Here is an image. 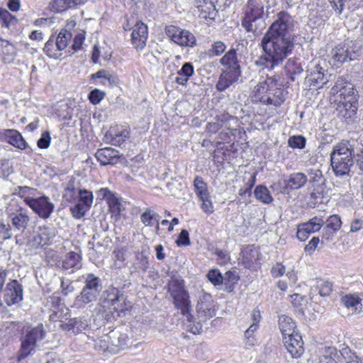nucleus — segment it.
I'll list each match as a JSON object with an SVG mask.
<instances>
[{
	"label": "nucleus",
	"mask_w": 363,
	"mask_h": 363,
	"mask_svg": "<svg viewBox=\"0 0 363 363\" xmlns=\"http://www.w3.org/2000/svg\"><path fill=\"white\" fill-rule=\"evenodd\" d=\"M294 26V21L291 15L286 12L278 14L277 19L262 40L266 56L260 60V63L265 67L273 69L291 52L294 47V39L291 34Z\"/></svg>",
	"instance_id": "nucleus-1"
},
{
	"label": "nucleus",
	"mask_w": 363,
	"mask_h": 363,
	"mask_svg": "<svg viewBox=\"0 0 363 363\" xmlns=\"http://www.w3.org/2000/svg\"><path fill=\"white\" fill-rule=\"evenodd\" d=\"M169 292L175 308L181 311L187 320L192 321L193 316L190 313L191 305L189 292L185 289L184 281L180 278H172L169 283Z\"/></svg>",
	"instance_id": "nucleus-2"
},
{
	"label": "nucleus",
	"mask_w": 363,
	"mask_h": 363,
	"mask_svg": "<svg viewBox=\"0 0 363 363\" xmlns=\"http://www.w3.org/2000/svg\"><path fill=\"white\" fill-rule=\"evenodd\" d=\"M266 0H249L245 8L242 26L247 32L255 33L264 25L263 16Z\"/></svg>",
	"instance_id": "nucleus-3"
},
{
	"label": "nucleus",
	"mask_w": 363,
	"mask_h": 363,
	"mask_svg": "<svg viewBox=\"0 0 363 363\" xmlns=\"http://www.w3.org/2000/svg\"><path fill=\"white\" fill-rule=\"evenodd\" d=\"M44 337L45 332L42 324L26 329L21 339V348L16 357L17 362H20L35 350L37 343Z\"/></svg>",
	"instance_id": "nucleus-4"
},
{
	"label": "nucleus",
	"mask_w": 363,
	"mask_h": 363,
	"mask_svg": "<svg viewBox=\"0 0 363 363\" xmlns=\"http://www.w3.org/2000/svg\"><path fill=\"white\" fill-rule=\"evenodd\" d=\"M333 94L335 96V102H342L357 106V98L355 94L354 86L350 82L345 81L342 78H338L331 89Z\"/></svg>",
	"instance_id": "nucleus-5"
},
{
	"label": "nucleus",
	"mask_w": 363,
	"mask_h": 363,
	"mask_svg": "<svg viewBox=\"0 0 363 363\" xmlns=\"http://www.w3.org/2000/svg\"><path fill=\"white\" fill-rule=\"evenodd\" d=\"M100 290L99 278L92 274H87L85 278V286L80 294L76 297L75 304L78 307H82L95 301Z\"/></svg>",
	"instance_id": "nucleus-6"
},
{
	"label": "nucleus",
	"mask_w": 363,
	"mask_h": 363,
	"mask_svg": "<svg viewBox=\"0 0 363 363\" xmlns=\"http://www.w3.org/2000/svg\"><path fill=\"white\" fill-rule=\"evenodd\" d=\"M275 86L272 79L269 78L263 82L258 83L252 90L251 94L252 100L254 102H262L267 104L277 106L279 102L275 101L272 96V91Z\"/></svg>",
	"instance_id": "nucleus-7"
},
{
	"label": "nucleus",
	"mask_w": 363,
	"mask_h": 363,
	"mask_svg": "<svg viewBox=\"0 0 363 363\" xmlns=\"http://www.w3.org/2000/svg\"><path fill=\"white\" fill-rule=\"evenodd\" d=\"M357 53L353 50V43H344L335 47L330 52V63L340 67L343 63L355 60Z\"/></svg>",
	"instance_id": "nucleus-8"
},
{
	"label": "nucleus",
	"mask_w": 363,
	"mask_h": 363,
	"mask_svg": "<svg viewBox=\"0 0 363 363\" xmlns=\"http://www.w3.org/2000/svg\"><path fill=\"white\" fill-rule=\"evenodd\" d=\"M7 214L12 225L18 230L23 231L30 221L27 209L18 206L16 201L10 203Z\"/></svg>",
	"instance_id": "nucleus-9"
},
{
	"label": "nucleus",
	"mask_w": 363,
	"mask_h": 363,
	"mask_svg": "<svg viewBox=\"0 0 363 363\" xmlns=\"http://www.w3.org/2000/svg\"><path fill=\"white\" fill-rule=\"evenodd\" d=\"M166 34L171 41L181 47H193L196 45V38L189 30L169 26L166 28Z\"/></svg>",
	"instance_id": "nucleus-10"
},
{
	"label": "nucleus",
	"mask_w": 363,
	"mask_h": 363,
	"mask_svg": "<svg viewBox=\"0 0 363 363\" xmlns=\"http://www.w3.org/2000/svg\"><path fill=\"white\" fill-rule=\"evenodd\" d=\"M26 204L43 219L49 218L55 208V205L47 196L34 197L33 199L27 198Z\"/></svg>",
	"instance_id": "nucleus-11"
},
{
	"label": "nucleus",
	"mask_w": 363,
	"mask_h": 363,
	"mask_svg": "<svg viewBox=\"0 0 363 363\" xmlns=\"http://www.w3.org/2000/svg\"><path fill=\"white\" fill-rule=\"evenodd\" d=\"M196 312L202 321L211 318L216 315V308L211 294L203 293L199 298L196 305Z\"/></svg>",
	"instance_id": "nucleus-12"
},
{
	"label": "nucleus",
	"mask_w": 363,
	"mask_h": 363,
	"mask_svg": "<svg viewBox=\"0 0 363 363\" xmlns=\"http://www.w3.org/2000/svg\"><path fill=\"white\" fill-rule=\"evenodd\" d=\"M284 345L292 357H299L303 352V342L301 335L294 333L283 337Z\"/></svg>",
	"instance_id": "nucleus-13"
},
{
	"label": "nucleus",
	"mask_w": 363,
	"mask_h": 363,
	"mask_svg": "<svg viewBox=\"0 0 363 363\" xmlns=\"http://www.w3.org/2000/svg\"><path fill=\"white\" fill-rule=\"evenodd\" d=\"M147 26L143 22H137L133 27L131 40L135 48H144L147 39Z\"/></svg>",
	"instance_id": "nucleus-14"
},
{
	"label": "nucleus",
	"mask_w": 363,
	"mask_h": 363,
	"mask_svg": "<svg viewBox=\"0 0 363 363\" xmlns=\"http://www.w3.org/2000/svg\"><path fill=\"white\" fill-rule=\"evenodd\" d=\"M241 75L240 69H226L219 77L216 84L218 91H223L236 82Z\"/></svg>",
	"instance_id": "nucleus-15"
},
{
	"label": "nucleus",
	"mask_w": 363,
	"mask_h": 363,
	"mask_svg": "<svg viewBox=\"0 0 363 363\" xmlns=\"http://www.w3.org/2000/svg\"><path fill=\"white\" fill-rule=\"evenodd\" d=\"M106 302L109 306L111 310L118 313L124 312L130 307V303L127 302L123 296L119 294L118 291L115 289L108 295Z\"/></svg>",
	"instance_id": "nucleus-16"
},
{
	"label": "nucleus",
	"mask_w": 363,
	"mask_h": 363,
	"mask_svg": "<svg viewBox=\"0 0 363 363\" xmlns=\"http://www.w3.org/2000/svg\"><path fill=\"white\" fill-rule=\"evenodd\" d=\"M54 235L53 230L50 228L40 227L38 232L28 240V245L31 248H38L40 246L48 245Z\"/></svg>",
	"instance_id": "nucleus-17"
},
{
	"label": "nucleus",
	"mask_w": 363,
	"mask_h": 363,
	"mask_svg": "<svg viewBox=\"0 0 363 363\" xmlns=\"http://www.w3.org/2000/svg\"><path fill=\"white\" fill-rule=\"evenodd\" d=\"M22 298L23 290L21 286L16 280L9 282L5 291V302L11 306L21 301Z\"/></svg>",
	"instance_id": "nucleus-18"
},
{
	"label": "nucleus",
	"mask_w": 363,
	"mask_h": 363,
	"mask_svg": "<svg viewBox=\"0 0 363 363\" xmlns=\"http://www.w3.org/2000/svg\"><path fill=\"white\" fill-rule=\"evenodd\" d=\"M76 23L73 20L67 21L66 26L59 33L55 43L59 50H64L67 48L72 38L71 30L74 28Z\"/></svg>",
	"instance_id": "nucleus-19"
},
{
	"label": "nucleus",
	"mask_w": 363,
	"mask_h": 363,
	"mask_svg": "<svg viewBox=\"0 0 363 363\" xmlns=\"http://www.w3.org/2000/svg\"><path fill=\"white\" fill-rule=\"evenodd\" d=\"M90 319L85 317L69 319L67 323H62L60 327L66 331H71L74 333L84 330L89 325Z\"/></svg>",
	"instance_id": "nucleus-20"
},
{
	"label": "nucleus",
	"mask_w": 363,
	"mask_h": 363,
	"mask_svg": "<svg viewBox=\"0 0 363 363\" xmlns=\"http://www.w3.org/2000/svg\"><path fill=\"white\" fill-rule=\"evenodd\" d=\"M331 165L333 169L337 176H342L349 173L351 166L353 164V160L348 161L344 158H340L339 155L332 156Z\"/></svg>",
	"instance_id": "nucleus-21"
},
{
	"label": "nucleus",
	"mask_w": 363,
	"mask_h": 363,
	"mask_svg": "<svg viewBox=\"0 0 363 363\" xmlns=\"http://www.w3.org/2000/svg\"><path fill=\"white\" fill-rule=\"evenodd\" d=\"M96 157L101 165L114 164L118 160V152L111 147H104L96 152Z\"/></svg>",
	"instance_id": "nucleus-22"
},
{
	"label": "nucleus",
	"mask_w": 363,
	"mask_h": 363,
	"mask_svg": "<svg viewBox=\"0 0 363 363\" xmlns=\"http://www.w3.org/2000/svg\"><path fill=\"white\" fill-rule=\"evenodd\" d=\"M306 81L311 89H319L322 87L323 85L325 84L323 69L315 66L313 69L311 70L306 78Z\"/></svg>",
	"instance_id": "nucleus-23"
},
{
	"label": "nucleus",
	"mask_w": 363,
	"mask_h": 363,
	"mask_svg": "<svg viewBox=\"0 0 363 363\" xmlns=\"http://www.w3.org/2000/svg\"><path fill=\"white\" fill-rule=\"evenodd\" d=\"M353 147L349 141H342L333 147V150L330 154V157L335 155H339L340 158H344L348 161L352 159Z\"/></svg>",
	"instance_id": "nucleus-24"
},
{
	"label": "nucleus",
	"mask_w": 363,
	"mask_h": 363,
	"mask_svg": "<svg viewBox=\"0 0 363 363\" xmlns=\"http://www.w3.org/2000/svg\"><path fill=\"white\" fill-rule=\"evenodd\" d=\"M240 259L245 266V267L250 268L252 264L259 259V251L253 245H248L241 251Z\"/></svg>",
	"instance_id": "nucleus-25"
},
{
	"label": "nucleus",
	"mask_w": 363,
	"mask_h": 363,
	"mask_svg": "<svg viewBox=\"0 0 363 363\" xmlns=\"http://www.w3.org/2000/svg\"><path fill=\"white\" fill-rule=\"evenodd\" d=\"M196 7L203 18H213L215 14L214 0H195Z\"/></svg>",
	"instance_id": "nucleus-26"
},
{
	"label": "nucleus",
	"mask_w": 363,
	"mask_h": 363,
	"mask_svg": "<svg viewBox=\"0 0 363 363\" xmlns=\"http://www.w3.org/2000/svg\"><path fill=\"white\" fill-rule=\"evenodd\" d=\"M4 135L7 142L11 145L21 150H25L26 148L27 144L25 140L17 130L13 129L5 130Z\"/></svg>",
	"instance_id": "nucleus-27"
},
{
	"label": "nucleus",
	"mask_w": 363,
	"mask_h": 363,
	"mask_svg": "<svg viewBox=\"0 0 363 363\" xmlns=\"http://www.w3.org/2000/svg\"><path fill=\"white\" fill-rule=\"evenodd\" d=\"M112 56V52L111 49L107 46H100L95 45L92 52V61L94 63H101V58L104 61H108Z\"/></svg>",
	"instance_id": "nucleus-28"
},
{
	"label": "nucleus",
	"mask_w": 363,
	"mask_h": 363,
	"mask_svg": "<svg viewBox=\"0 0 363 363\" xmlns=\"http://www.w3.org/2000/svg\"><path fill=\"white\" fill-rule=\"evenodd\" d=\"M306 182L307 177L303 173L297 172L291 174L285 182V184L287 189H298L303 187Z\"/></svg>",
	"instance_id": "nucleus-29"
},
{
	"label": "nucleus",
	"mask_w": 363,
	"mask_h": 363,
	"mask_svg": "<svg viewBox=\"0 0 363 363\" xmlns=\"http://www.w3.org/2000/svg\"><path fill=\"white\" fill-rule=\"evenodd\" d=\"M81 257L78 253L70 252L62 260V268L65 270L74 271L80 267Z\"/></svg>",
	"instance_id": "nucleus-30"
},
{
	"label": "nucleus",
	"mask_w": 363,
	"mask_h": 363,
	"mask_svg": "<svg viewBox=\"0 0 363 363\" xmlns=\"http://www.w3.org/2000/svg\"><path fill=\"white\" fill-rule=\"evenodd\" d=\"M279 325L283 337L296 333L295 331L296 325L291 318L281 315L279 318Z\"/></svg>",
	"instance_id": "nucleus-31"
},
{
	"label": "nucleus",
	"mask_w": 363,
	"mask_h": 363,
	"mask_svg": "<svg viewBox=\"0 0 363 363\" xmlns=\"http://www.w3.org/2000/svg\"><path fill=\"white\" fill-rule=\"evenodd\" d=\"M337 104L336 110L337 111L338 116L344 118L346 121L352 119L357 112V106L355 105H352L351 107L350 104H343L342 102H339Z\"/></svg>",
	"instance_id": "nucleus-32"
},
{
	"label": "nucleus",
	"mask_w": 363,
	"mask_h": 363,
	"mask_svg": "<svg viewBox=\"0 0 363 363\" xmlns=\"http://www.w3.org/2000/svg\"><path fill=\"white\" fill-rule=\"evenodd\" d=\"M342 301L352 313H359L362 311L361 300L355 295H347L342 298Z\"/></svg>",
	"instance_id": "nucleus-33"
},
{
	"label": "nucleus",
	"mask_w": 363,
	"mask_h": 363,
	"mask_svg": "<svg viewBox=\"0 0 363 363\" xmlns=\"http://www.w3.org/2000/svg\"><path fill=\"white\" fill-rule=\"evenodd\" d=\"M220 62L222 65L226 66L227 69H240L236 51L234 49H230L227 53H225L220 59Z\"/></svg>",
	"instance_id": "nucleus-34"
},
{
	"label": "nucleus",
	"mask_w": 363,
	"mask_h": 363,
	"mask_svg": "<svg viewBox=\"0 0 363 363\" xmlns=\"http://www.w3.org/2000/svg\"><path fill=\"white\" fill-rule=\"evenodd\" d=\"M194 74L193 65L189 62H186L178 71V76L176 77V82L181 85H185L189 79Z\"/></svg>",
	"instance_id": "nucleus-35"
},
{
	"label": "nucleus",
	"mask_w": 363,
	"mask_h": 363,
	"mask_svg": "<svg viewBox=\"0 0 363 363\" xmlns=\"http://www.w3.org/2000/svg\"><path fill=\"white\" fill-rule=\"evenodd\" d=\"M160 220V216L150 208H145L140 216L141 222L145 225L152 227Z\"/></svg>",
	"instance_id": "nucleus-36"
},
{
	"label": "nucleus",
	"mask_w": 363,
	"mask_h": 363,
	"mask_svg": "<svg viewBox=\"0 0 363 363\" xmlns=\"http://www.w3.org/2000/svg\"><path fill=\"white\" fill-rule=\"evenodd\" d=\"M254 194L255 198L263 203L268 204L273 201L272 196L269 189L264 186H257L255 189Z\"/></svg>",
	"instance_id": "nucleus-37"
},
{
	"label": "nucleus",
	"mask_w": 363,
	"mask_h": 363,
	"mask_svg": "<svg viewBox=\"0 0 363 363\" xmlns=\"http://www.w3.org/2000/svg\"><path fill=\"white\" fill-rule=\"evenodd\" d=\"M50 8L55 13H60L69 9H74L70 0H52Z\"/></svg>",
	"instance_id": "nucleus-38"
},
{
	"label": "nucleus",
	"mask_w": 363,
	"mask_h": 363,
	"mask_svg": "<svg viewBox=\"0 0 363 363\" xmlns=\"http://www.w3.org/2000/svg\"><path fill=\"white\" fill-rule=\"evenodd\" d=\"M50 8L55 13H60L69 9H74L70 0H52Z\"/></svg>",
	"instance_id": "nucleus-39"
},
{
	"label": "nucleus",
	"mask_w": 363,
	"mask_h": 363,
	"mask_svg": "<svg viewBox=\"0 0 363 363\" xmlns=\"http://www.w3.org/2000/svg\"><path fill=\"white\" fill-rule=\"evenodd\" d=\"M340 353L345 363H363L356 353L347 346L343 347Z\"/></svg>",
	"instance_id": "nucleus-40"
},
{
	"label": "nucleus",
	"mask_w": 363,
	"mask_h": 363,
	"mask_svg": "<svg viewBox=\"0 0 363 363\" xmlns=\"http://www.w3.org/2000/svg\"><path fill=\"white\" fill-rule=\"evenodd\" d=\"M92 79L98 78L101 79L100 84L104 86H112L115 84V79L113 76L106 70L101 69L91 75Z\"/></svg>",
	"instance_id": "nucleus-41"
},
{
	"label": "nucleus",
	"mask_w": 363,
	"mask_h": 363,
	"mask_svg": "<svg viewBox=\"0 0 363 363\" xmlns=\"http://www.w3.org/2000/svg\"><path fill=\"white\" fill-rule=\"evenodd\" d=\"M194 186L196 194L199 199H203V197L209 195L208 186L201 177L198 176L195 178Z\"/></svg>",
	"instance_id": "nucleus-42"
},
{
	"label": "nucleus",
	"mask_w": 363,
	"mask_h": 363,
	"mask_svg": "<svg viewBox=\"0 0 363 363\" xmlns=\"http://www.w3.org/2000/svg\"><path fill=\"white\" fill-rule=\"evenodd\" d=\"M43 50L50 57L57 59L61 56L62 50H59L57 48V43L53 40L50 39L45 43Z\"/></svg>",
	"instance_id": "nucleus-43"
},
{
	"label": "nucleus",
	"mask_w": 363,
	"mask_h": 363,
	"mask_svg": "<svg viewBox=\"0 0 363 363\" xmlns=\"http://www.w3.org/2000/svg\"><path fill=\"white\" fill-rule=\"evenodd\" d=\"M285 69L287 75L290 79L294 82L296 79V75L302 72V69L294 60H289L285 65Z\"/></svg>",
	"instance_id": "nucleus-44"
},
{
	"label": "nucleus",
	"mask_w": 363,
	"mask_h": 363,
	"mask_svg": "<svg viewBox=\"0 0 363 363\" xmlns=\"http://www.w3.org/2000/svg\"><path fill=\"white\" fill-rule=\"evenodd\" d=\"M342 224L340 218L337 215L330 216L327 220L325 229L330 234H333L340 228Z\"/></svg>",
	"instance_id": "nucleus-45"
},
{
	"label": "nucleus",
	"mask_w": 363,
	"mask_h": 363,
	"mask_svg": "<svg viewBox=\"0 0 363 363\" xmlns=\"http://www.w3.org/2000/svg\"><path fill=\"white\" fill-rule=\"evenodd\" d=\"M3 60L6 63H11L15 59L16 52L13 45L6 43L2 50Z\"/></svg>",
	"instance_id": "nucleus-46"
},
{
	"label": "nucleus",
	"mask_w": 363,
	"mask_h": 363,
	"mask_svg": "<svg viewBox=\"0 0 363 363\" xmlns=\"http://www.w3.org/2000/svg\"><path fill=\"white\" fill-rule=\"evenodd\" d=\"M79 201L84 206L85 208H90L93 203V194L91 191L86 189L79 190Z\"/></svg>",
	"instance_id": "nucleus-47"
},
{
	"label": "nucleus",
	"mask_w": 363,
	"mask_h": 363,
	"mask_svg": "<svg viewBox=\"0 0 363 363\" xmlns=\"http://www.w3.org/2000/svg\"><path fill=\"white\" fill-rule=\"evenodd\" d=\"M106 201L111 213H114L116 216H119L122 211V205L115 194L113 193L111 196H110Z\"/></svg>",
	"instance_id": "nucleus-48"
},
{
	"label": "nucleus",
	"mask_w": 363,
	"mask_h": 363,
	"mask_svg": "<svg viewBox=\"0 0 363 363\" xmlns=\"http://www.w3.org/2000/svg\"><path fill=\"white\" fill-rule=\"evenodd\" d=\"M323 220L321 218L314 217L305 223L306 227L311 233L318 232L323 225Z\"/></svg>",
	"instance_id": "nucleus-49"
},
{
	"label": "nucleus",
	"mask_w": 363,
	"mask_h": 363,
	"mask_svg": "<svg viewBox=\"0 0 363 363\" xmlns=\"http://www.w3.org/2000/svg\"><path fill=\"white\" fill-rule=\"evenodd\" d=\"M337 355V350L335 347H327L320 363H337L335 359Z\"/></svg>",
	"instance_id": "nucleus-50"
},
{
	"label": "nucleus",
	"mask_w": 363,
	"mask_h": 363,
	"mask_svg": "<svg viewBox=\"0 0 363 363\" xmlns=\"http://www.w3.org/2000/svg\"><path fill=\"white\" fill-rule=\"evenodd\" d=\"M290 297L291 302L292 303L293 306L303 312V308L307 303V299L298 294H294Z\"/></svg>",
	"instance_id": "nucleus-51"
},
{
	"label": "nucleus",
	"mask_w": 363,
	"mask_h": 363,
	"mask_svg": "<svg viewBox=\"0 0 363 363\" xmlns=\"http://www.w3.org/2000/svg\"><path fill=\"white\" fill-rule=\"evenodd\" d=\"M129 137V131L123 129L116 133L111 139V143L113 145H121Z\"/></svg>",
	"instance_id": "nucleus-52"
},
{
	"label": "nucleus",
	"mask_w": 363,
	"mask_h": 363,
	"mask_svg": "<svg viewBox=\"0 0 363 363\" xmlns=\"http://www.w3.org/2000/svg\"><path fill=\"white\" fill-rule=\"evenodd\" d=\"M0 21L2 26L8 28L16 21V18L8 11L0 9Z\"/></svg>",
	"instance_id": "nucleus-53"
},
{
	"label": "nucleus",
	"mask_w": 363,
	"mask_h": 363,
	"mask_svg": "<svg viewBox=\"0 0 363 363\" xmlns=\"http://www.w3.org/2000/svg\"><path fill=\"white\" fill-rule=\"evenodd\" d=\"M105 95L106 94L104 91L98 89H95L89 93V100L92 104L96 105L101 102V101L104 98Z\"/></svg>",
	"instance_id": "nucleus-54"
},
{
	"label": "nucleus",
	"mask_w": 363,
	"mask_h": 363,
	"mask_svg": "<svg viewBox=\"0 0 363 363\" xmlns=\"http://www.w3.org/2000/svg\"><path fill=\"white\" fill-rule=\"evenodd\" d=\"M208 280L215 286L223 283V277L220 272L217 269H211L207 274Z\"/></svg>",
	"instance_id": "nucleus-55"
},
{
	"label": "nucleus",
	"mask_w": 363,
	"mask_h": 363,
	"mask_svg": "<svg viewBox=\"0 0 363 363\" xmlns=\"http://www.w3.org/2000/svg\"><path fill=\"white\" fill-rule=\"evenodd\" d=\"M226 46L222 41L215 42L211 48L208 50V55L210 56H218L221 55L225 50Z\"/></svg>",
	"instance_id": "nucleus-56"
},
{
	"label": "nucleus",
	"mask_w": 363,
	"mask_h": 363,
	"mask_svg": "<svg viewBox=\"0 0 363 363\" xmlns=\"http://www.w3.org/2000/svg\"><path fill=\"white\" fill-rule=\"evenodd\" d=\"M289 145L294 148H303L306 145V139L301 135L292 136L289 139Z\"/></svg>",
	"instance_id": "nucleus-57"
},
{
	"label": "nucleus",
	"mask_w": 363,
	"mask_h": 363,
	"mask_svg": "<svg viewBox=\"0 0 363 363\" xmlns=\"http://www.w3.org/2000/svg\"><path fill=\"white\" fill-rule=\"evenodd\" d=\"M36 190L28 186H20L19 195L23 199L24 202L26 203L27 198L33 199L35 195Z\"/></svg>",
	"instance_id": "nucleus-58"
},
{
	"label": "nucleus",
	"mask_w": 363,
	"mask_h": 363,
	"mask_svg": "<svg viewBox=\"0 0 363 363\" xmlns=\"http://www.w3.org/2000/svg\"><path fill=\"white\" fill-rule=\"evenodd\" d=\"M199 199L202 203L201 207L203 212H205L208 215L213 213V212L214 211L213 205L209 195L203 197V199Z\"/></svg>",
	"instance_id": "nucleus-59"
},
{
	"label": "nucleus",
	"mask_w": 363,
	"mask_h": 363,
	"mask_svg": "<svg viewBox=\"0 0 363 363\" xmlns=\"http://www.w3.org/2000/svg\"><path fill=\"white\" fill-rule=\"evenodd\" d=\"M72 216L76 218H81L84 215L85 213L89 211V208H85L84 206H83L81 203H77L74 206L70 208Z\"/></svg>",
	"instance_id": "nucleus-60"
},
{
	"label": "nucleus",
	"mask_w": 363,
	"mask_h": 363,
	"mask_svg": "<svg viewBox=\"0 0 363 363\" xmlns=\"http://www.w3.org/2000/svg\"><path fill=\"white\" fill-rule=\"evenodd\" d=\"M51 138L49 132H43L41 135L40 138L38 140V147L40 149H46L50 145Z\"/></svg>",
	"instance_id": "nucleus-61"
},
{
	"label": "nucleus",
	"mask_w": 363,
	"mask_h": 363,
	"mask_svg": "<svg viewBox=\"0 0 363 363\" xmlns=\"http://www.w3.org/2000/svg\"><path fill=\"white\" fill-rule=\"evenodd\" d=\"M311 234V232L306 227L305 223L298 225L296 237L300 241H305Z\"/></svg>",
	"instance_id": "nucleus-62"
},
{
	"label": "nucleus",
	"mask_w": 363,
	"mask_h": 363,
	"mask_svg": "<svg viewBox=\"0 0 363 363\" xmlns=\"http://www.w3.org/2000/svg\"><path fill=\"white\" fill-rule=\"evenodd\" d=\"M85 39V32L84 30H81L74 37L73 44H72V49L74 51H77L81 49L82 45Z\"/></svg>",
	"instance_id": "nucleus-63"
},
{
	"label": "nucleus",
	"mask_w": 363,
	"mask_h": 363,
	"mask_svg": "<svg viewBox=\"0 0 363 363\" xmlns=\"http://www.w3.org/2000/svg\"><path fill=\"white\" fill-rule=\"evenodd\" d=\"M223 281H224L225 284L230 285L235 284L239 279V277L235 271H228L225 274L224 276H223Z\"/></svg>",
	"instance_id": "nucleus-64"
}]
</instances>
